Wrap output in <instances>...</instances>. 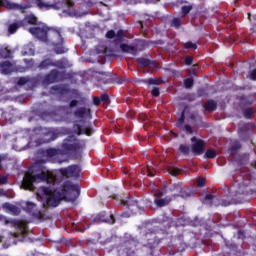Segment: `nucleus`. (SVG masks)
Segmentation results:
<instances>
[{
	"label": "nucleus",
	"mask_w": 256,
	"mask_h": 256,
	"mask_svg": "<svg viewBox=\"0 0 256 256\" xmlns=\"http://www.w3.org/2000/svg\"><path fill=\"white\" fill-rule=\"evenodd\" d=\"M28 31L31 33V35H33V37L39 41H43V43H47V41H55V39H59L61 41L62 39L61 32L59 30L49 28L43 23L30 27Z\"/></svg>",
	"instance_id": "obj_3"
},
{
	"label": "nucleus",
	"mask_w": 256,
	"mask_h": 256,
	"mask_svg": "<svg viewBox=\"0 0 256 256\" xmlns=\"http://www.w3.org/2000/svg\"><path fill=\"white\" fill-rule=\"evenodd\" d=\"M9 178L7 176L0 177V185H7Z\"/></svg>",
	"instance_id": "obj_47"
},
{
	"label": "nucleus",
	"mask_w": 256,
	"mask_h": 256,
	"mask_svg": "<svg viewBox=\"0 0 256 256\" xmlns=\"http://www.w3.org/2000/svg\"><path fill=\"white\" fill-rule=\"evenodd\" d=\"M3 209H5L6 211H8V213H11V215H19V213H21V209H19V207L7 202L3 204Z\"/></svg>",
	"instance_id": "obj_19"
},
{
	"label": "nucleus",
	"mask_w": 256,
	"mask_h": 256,
	"mask_svg": "<svg viewBox=\"0 0 256 256\" xmlns=\"http://www.w3.org/2000/svg\"><path fill=\"white\" fill-rule=\"evenodd\" d=\"M239 149H241V143L239 141L232 142L230 147L231 153H236V151H239Z\"/></svg>",
	"instance_id": "obj_35"
},
{
	"label": "nucleus",
	"mask_w": 256,
	"mask_h": 256,
	"mask_svg": "<svg viewBox=\"0 0 256 256\" xmlns=\"http://www.w3.org/2000/svg\"><path fill=\"white\" fill-rule=\"evenodd\" d=\"M253 113H255V111L252 110V108H246L243 111V115L246 119H251V117H253Z\"/></svg>",
	"instance_id": "obj_37"
},
{
	"label": "nucleus",
	"mask_w": 256,
	"mask_h": 256,
	"mask_svg": "<svg viewBox=\"0 0 256 256\" xmlns=\"http://www.w3.org/2000/svg\"><path fill=\"white\" fill-rule=\"evenodd\" d=\"M143 83H146V85H163L164 81L161 78H150L143 80Z\"/></svg>",
	"instance_id": "obj_28"
},
{
	"label": "nucleus",
	"mask_w": 256,
	"mask_h": 256,
	"mask_svg": "<svg viewBox=\"0 0 256 256\" xmlns=\"http://www.w3.org/2000/svg\"><path fill=\"white\" fill-rule=\"evenodd\" d=\"M252 167L256 169V161L252 162Z\"/></svg>",
	"instance_id": "obj_62"
},
{
	"label": "nucleus",
	"mask_w": 256,
	"mask_h": 256,
	"mask_svg": "<svg viewBox=\"0 0 256 256\" xmlns=\"http://www.w3.org/2000/svg\"><path fill=\"white\" fill-rule=\"evenodd\" d=\"M27 25H36L38 26V20L35 14H27L22 21H20V26L27 27Z\"/></svg>",
	"instance_id": "obj_16"
},
{
	"label": "nucleus",
	"mask_w": 256,
	"mask_h": 256,
	"mask_svg": "<svg viewBox=\"0 0 256 256\" xmlns=\"http://www.w3.org/2000/svg\"><path fill=\"white\" fill-rule=\"evenodd\" d=\"M193 64V57L187 56L185 58V65H192Z\"/></svg>",
	"instance_id": "obj_48"
},
{
	"label": "nucleus",
	"mask_w": 256,
	"mask_h": 256,
	"mask_svg": "<svg viewBox=\"0 0 256 256\" xmlns=\"http://www.w3.org/2000/svg\"><path fill=\"white\" fill-rule=\"evenodd\" d=\"M136 247L137 244L135 242H126L124 252L128 256H134Z\"/></svg>",
	"instance_id": "obj_22"
},
{
	"label": "nucleus",
	"mask_w": 256,
	"mask_h": 256,
	"mask_svg": "<svg viewBox=\"0 0 256 256\" xmlns=\"http://www.w3.org/2000/svg\"><path fill=\"white\" fill-rule=\"evenodd\" d=\"M184 121H185V112H182L179 122L183 123Z\"/></svg>",
	"instance_id": "obj_56"
},
{
	"label": "nucleus",
	"mask_w": 256,
	"mask_h": 256,
	"mask_svg": "<svg viewBox=\"0 0 256 256\" xmlns=\"http://www.w3.org/2000/svg\"><path fill=\"white\" fill-rule=\"evenodd\" d=\"M168 221V223H171V218L167 217V216H164V221Z\"/></svg>",
	"instance_id": "obj_60"
},
{
	"label": "nucleus",
	"mask_w": 256,
	"mask_h": 256,
	"mask_svg": "<svg viewBox=\"0 0 256 256\" xmlns=\"http://www.w3.org/2000/svg\"><path fill=\"white\" fill-rule=\"evenodd\" d=\"M192 10H193L192 5L182 6V8H181L182 17H185L186 15H189V13H191Z\"/></svg>",
	"instance_id": "obj_33"
},
{
	"label": "nucleus",
	"mask_w": 256,
	"mask_h": 256,
	"mask_svg": "<svg viewBox=\"0 0 256 256\" xmlns=\"http://www.w3.org/2000/svg\"><path fill=\"white\" fill-rule=\"evenodd\" d=\"M192 141V153L194 155H203L205 153V141L197 140L196 137L191 138Z\"/></svg>",
	"instance_id": "obj_11"
},
{
	"label": "nucleus",
	"mask_w": 256,
	"mask_h": 256,
	"mask_svg": "<svg viewBox=\"0 0 256 256\" xmlns=\"http://www.w3.org/2000/svg\"><path fill=\"white\" fill-rule=\"evenodd\" d=\"M0 57L2 59H11V50H9V47H1L0 48Z\"/></svg>",
	"instance_id": "obj_29"
},
{
	"label": "nucleus",
	"mask_w": 256,
	"mask_h": 256,
	"mask_svg": "<svg viewBox=\"0 0 256 256\" xmlns=\"http://www.w3.org/2000/svg\"><path fill=\"white\" fill-rule=\"evenodd\" d=\"M79 102L77 101V100H72L71 102H70V104H69V106L70 107H77V104H78Z\"/></svg>",
	"instance_id": "obj_55"
},
{
	"label": "nucleus",
	"mask_w": 256,
	"mask_h": 256,
	"mask_svg": "<svg viewBox=\"0 0 256 256\" xmlns=\"http://www.w3.org/2000/svg\"><path fill=\"white\" fill-rule=\"evenodd\" d=\"M14 71H15V63L9 60L0 62V73H2V75H9Z\"/></svg>",
	"instance_id": "obj_12"
},
{
	"label": "nucleus",
	"mask_w": 256,
	"mask_h": 256,
	"mask_svg": "<svg viewBox=\"0 0 256 256\" xmlns=\"http://www.w3.org/2000/svg\"><path fill=\"white\" fill-rule=\"evenodd\" d=\"M249 77L252 81H256V68L250 72Z\"/></svg>",
	"instance_id": "obj_49"
},
{
	"label": "nucleus",
	"mask_w": 256,
	"mask_h": 256,
	"mask_svg": "<svg viewBox=\"0 0 256 256\" xmlns=\"http://www.w3.org/2000/svg\"><path fill=\"white\" fill-rule=\"evenodd\" d=\"M137 61L141 67H149L151 65V60L147 58H138Z\"/></svg>",
	"instance_id": "obj_34"
},
{
	"label": "nucleus",
	"mask_w": 256,
	"mask_h": 256,
	"mask_svg": "<svg viewBox=\"0 0 256 256\" xmlns=\"http://www.w3.org/2000/svg\"><path fill=\"white\" fill-rule=\"evenodd\" d=\"M111 223H115V217L113 215H110Z\"/></svg>",
	"instance_id": "obj_61"
},
{
	"label": "nucleus",
	"mask_w": 256,
	"mask_h": 256,
	"mask_svg": "<svg viewBox=\"0 0 256 256\" xmlns=\"http://www.w3.org/2000/svg\"><path fill=\"white\" fill-rule=\"evenodd\" d=\"M168 173L170 175H173L174 177H177L181 173V170L179 168H168Z\"/></svg>",
	"instance_id": "obj_38"
},
{
	"label": "nucleus",
	"mask_w": 256,
	"mask_h": 256,
	"mask_svg": "<svg viewBox=\"0 0 256 256\" xmlns=\"http://www.w3.org/2000/svg\"><path fill=\"white\" fill-rule=\"evenodd\" d=\"M116 37H117L118 41H121V39L125 37V32H123V30H119L116 33Z\"/></svg>",
	"instance_id": "obj_46"
},
{
	"label": "nucleus",
	"mask_w": 256,
	"mask_h": 256,
	"mask_svg": "<svg viewBox=\"0 0 256 256\" xmlns=\"http://www.w3.org/2000/svg\"><path fill=\"white\" fill-rule=\"evenodd\" d=\"M172 24L174 25V27H176L177 29H179V27H181V19L179 18H174L172 21Z\"/></svg>",
	"instance_id": "obj_44"
},
{
	"label": "nucleus",
	"mask_w": 256,
	"mask_h": 256,
	"mask_svg": "<svg viewBox=\"0 0 256 256\" xmlns=\"http://www.w3.org/2000/svg\"><path fill=\"white\" fill-rule=\"evenodd\" d=\"M185 49H197V44L193 42H186L184 44Z\"/></svg>",
	"instance_id": "obj_41"
},
{
	"label": "nucleus",
	"mask_w": 256,
	"mask_h": 256,
	"mask_svg": "<svg viewBox=\"0 0 256 256\" xmlns=\"http://www.w3.org/2000/svg\"><path fill=\"white\" fill-rule=\"evenodd\" d=\"M21 27V21L18 22V23H13V24H10L8 26V33L10 35H13V33H16L17 32V29H19Z\"/></svg>",
	"instance_id": "obj_30"
},
{
	"label": "nucleus",
	"mask_w": 256,
	"mask_h": 256,
	"mask_svg": "<svg viewBox=\"0 0 256 256\" xmlns=\"http://www.w3.org/2000/svg\"><path fill=\"white\" fill-rule=\"evenodd\" d=\"M100 101H103V103H107V101H109V95L107 94H102L100 96Z\"/></svg>",
	"instance_id": "obj_50"
},
{
	"label": "nucleus",
	"mask_w": 256,
	"mask_h": 256,
	"mask_svg": "<svg viewBox=\"0 0 256 256\" xmlns=\"http://www.w3.org/2000/svg\"><path fill=\"white\" fill-rule=\"evenodd\" d=\"M54 62L53 60L47 58L40 62L38 69H49V67H53Z\"/></svg>",
	"instance_id": "obj_27"
},
{
	"label": "nucleus",
	"mask_w": 256,
	"mask_h": 256,
	"mask_svg": "<svg viewBox=\"0 0 256 256\" xmlns=\"http://www.w3.org/2000/svg\"><path fill=\"white\" fill-rule=\"evenodd\" d=\"M80 123H75L73 126V132L76 135H91L93 133V129L89 127L87 122L80 121Z\"/></svg>",
	"instance_id": "obj_9"
},
{
	"label": "nucleus",
	"mask_w": 256,
	"mask_h": 256,
	"mask_svg": "<svg viewBox=\"0 0 256 256\" xmlns=\"http://www.w3.org/2000/svg\"><path fill=\"white\" fill-rule=\"evenodd\" d=\"M73 91L74 90L69 89V86L65 84L55 85L51 88L52 95H56L59 101H69Z\"/></svg>",
	"instance_id": "obj_5"
},
{
	"label": "nucleus",
	"mask_w": 256,
	"mask_h": 256,
	"mask_svg": "<svg viewBox=\"0 0 256 256\" xmlns=\"http://www.w3.org/2000/svg\"><path fill=\"white\" fill-rule=\"evenodd\" d=\"M85 144L75 136H68L62 143V149L48 148L42 150V157H47L52 163H69V159H59L60 155H70V153H79Z\"/></svg>",
	"instance_id": "obj_2"
},
{
	"label": "nucleus",
	"mask_w": 256,
	"mask_h": 256,
	"mask_svg": "<svg viewBox=\"0 0 256 256\" xmlns=\"http://www.w3.org/2000/svg\"><path fill=\"white\" fill-rule=\"evenodd\" d=\"M147 174L149 175V177H154L155 176V173H153L152 171H151V166H147Z\"/></svg>",
	"instance_id": "obj_52"
},
{
	"label": "nucleus",
	"mask_w": 256,
	"mask_h": 256,
	"mask_svg": "<svg viewBox=\"0 0 256 256\" xmlns=\"http://www.w3.org/2000/svg\"><path fill=\"white\" fill-rule=\"evenodd\" d=\"M205 201H209L210 205H215L216 207L222 205V207H229V205H233V201H227L225 199H219L217 196L208 194L205 197Z\"/></svg>",
	"instance_id": "obj_10"
},
{
	"label": "nucleus",
	"mask_w": 256,
	"mask_h": 256,
	"mask_svg": "<svg viewBox=\"0 0 256 256\" xmlns=\"http://www.w3.org/2000/svg\"><path fill=\"white\" fill-rule=\"evenodd\" d=\"M250 183L251 182L247 180L246 182L239 184L238 191L236 192L237 201L235 203L245 202V197L251 193V188H249Z\"/></svg>",
	"instance_id": "obj_6"
},
{
	"label": "nucleus",
	"mask_w": 256,
	"mask_h": 256,
	"mask_svg": "<svg viewBox=\"0 0 256 256\" xmlns=\"http://www.w3.org/2000/svg\"><path fill=\"white\" fill-rule=\"evenodd\" d=\"M151 95H152V97H159V95H161L159 88L158 87L153 88L151 91Z\"/></svg>",
	"instance_id": "obj_43"
},
{
	"label": "nucleus",
	"mask_w": 256,
	"mask_h": 256,
	"mask_svg": "<svg viewBox=\"0 0 256 256\" xmlns=\"http://www.w3.org/2000/svg\"><path fill=\"white\" fill-rule=\"evenodd\" d=\"M93 103H94V105H99L101 103V98H99V97L94 98Z\"/></svg>",
	"instance_id": "obj_54"
},
{
	"label": "nucleus",
	"mask_w": 256,
	"mask_h": 256,
	"mask_svg": "<svg viewBox=\"0 0 256 256\" xmlns=\"http://www.w3.org/2000/svg\"><path fill=\"white\" fill-rule=\"evenodd\" d=\"M0 7H5L9 11H21V13H25L26 9H29L27 4H17L9 0H0Z\"/></svg>",
	"instance_id": "obj_7"
},
{
	"label": "nucleus",
	"mask_w": 256,
	"mask_h": 256,
	"mask_svg": "<svg viewBox=\"0 0 256 256\" xmlns=\"http://www.w3.org/2000/svg\"><path fill=\"white\" fill-rule=\"evenodd\" d=\"M205 111H208L209 113H213V111L217 110V102L215 100H208L204 104Z\"/></svg>",
	"instance_id": "obj_23"
},
{
	"label": "nucleus",
	"mask_w": 256,
	"mask_h": 256,
	"mask_svg": "<svg viewBox=\"0 0 256 256\" xmlns=\"http://www.w3.org/2000/svg\"><path fill=\"white\" fill-rule=\"evenodd\" d=\"M106 37L107 39H114V37H116V33L114 30H109L107 33H106Z\"/></svg>",
	"instance_id": "obj_45"
},
{
	"label": "nucleus",
	"mask_w": 256,
	"mask_h": 256,
	"mask_svg": "<svg viewBox=\"0 0 256 256\" xmlns=\"http://www.w3.org/2000/svg\"><path fill=\"white\" fill-rule=\"evenodd\" d=\"M184 87L186 89H191L193 87V78H188L184 80Z\"/></svg>",
	"instance_id": "obj_39"
},
{
	"label": "nucleus",
	"mask_w": 256,
	"mask_h": 256,
	"mask_svg": "<svg viewBox=\"0 0 256 256\" xmlns=\"http://www.w3.org/2000/svg\"><path fill=\"white\" fill-rule=\"evenodd\" d=\"M24 209L27 213H31L33 217H38L39 219L43 217V214H41V211H37V205L33 202H27Z\"/></svg>",
	"instance_id": "obj_15"
},
{
	"label": "nucleus",
	"mask_w": 256,
	"mask_h": 256,
	"mask_svg": "<svg viewBox=\"0 0 256 256\" xmlns=\"http://www.w3.org/2000/svg\"><path fill=\"white\" fill-rule=\"evenodd\" d=\"M51 43L55 46L54 53H56V55H63L67 53V48L63 46V36H61V40H59V38H54V41H51Z\"/></svg>",
	"instance_id": "obj_13"
},
{
	"label": "nucleus",
	"mask_w": 256,
	"mask_h": 256,
	"mask_svg": "<svg viewBox=\"0 0 256 256\" xmlns=\"http://www.w3.org/2000/svg\"><path fill=\"white\" fill-rule=\"evenodd\" d=\"M0 221L4 223V225H15V220H11L3 215H0Z\"/></svg>",
	"instance_id": "obj_36"
},
{
	"label": "nucleus",
	"mask_w": 256,
	"mask_h": 256,
	"mask_svg": "<svg viewBox=\"0 0 256 256\" xmlns=\"http://www.w3.org/2000/svg\"><path fill=\"white\" fill-rule=\"evenodd\" d=\"M155 205H157V207H165L167 205H169V203H171V196H167L165 198H161V199H155L154 200Z\"/></svg>",
	"instance_id": "obj_24"
},
{
	"label": "nucleus",
	"mask_w": 256,
	"mask_h": 256,
	"mask_svg": "<svg viewBox=\"0 0 256 256\" xmlns=\"http://www.w3.org/2000/svg\"><path fill=\"white\" fill-rule=\"evenodd\" d=\"M170 191L173 197H185V195H183V187L181 186V184H173L170 187Z\"/></svg>",
	"instance_id": "obj_20"
},
{
	"label": "nucleus",
	"mask_w": 256,
	"mask_h": 256,
	"mask_svg": "<svg viewBox=\"0 0 256 256\" xmlns=\"http://www.w3.org/2000/svg\"><path fill=\"white\" fill-rule=\"evenodd\" d=\"M185 131H187V133H190V135L193 134V128H191L190 125H185Z\"/></svg>",
	"instance_id": "obj_53"
},
{
	"label": "nucleus",
	"mask_w": 256,
	"mask_h": 256,
	"mask_svg": "<svg viewBox=\"0 0 256 256\" xmlns=\"http://www.w3.org/2000/svg\"><path fill=\"white\" fill-rule=\"evenodd\" d=\"M75 117L78 119H85V117H91V110L89 108L80 107L74 112Z\"/></svg>",
	"instance_id": "obj_18"
},
{
	"label": "nucleus",
	"mask_w": 256,
	"mask_h": 256,
	"mask_svg": "<svg viewBox=\"0 0 256 256\" xmlns=\"http://www.w3.org/2000/svg\"><path fill=\"white\" fill-rule=\"evenodd\" d=\"M7 196V192H5L4 189H0V197H5Z\"/></svg>",
	"instance_id": "obj_57"
},
{
	"label": "nucleus",
	"mask_w": 256,
	"mask_h": 256,
	"mask_svg": "<svg viewBox=\"0 0 256 256\" xmlns=\"http://www.w3.org/2000/svg\"><path fill=\"white\" fill-rule=\"evenodd\" d=\"M67 5H68V7H73L74 3L72 1H70V0H68L67 1Z\"/></svg>",
	"instance_id": "obj_59"
},
{
	"label": "nucleus",
	"mask_w": 256,
	"mask_h": 256,
	"mask_svg": "<svg viewBox=\"0 0 256 256\" xmlns=\"http://www.w3.org/2000/svg\"><path fill=\"white\" fill-rule=\"evenodd\" d=\"M205 159H215L217 157V151L215 149H209L205 152Z\"/></svg>",
	"instance_id": "obj_31"
},
{
	"label": "nucleus",
	"mask_w": 256,
	"mask_h": 256,
	"mask_svg": "<svg viewBox=\"0 0 256 256\" xmlns=\"http://www.w3.org/2000/svg\"><path fill=\"white\" fill-rule=\"evenodd\" d=\"M81 193L79 185L71 182H66L61 192L55 190L53 187L41 186L38 189L37 195L39 197H45L46 203L49 207H58L62 199H68V201H75Z\"/></svg>",
	"instance_id": "obj_1"
},
{
	"label": "nucleus",
	"mask_w": 256,
	"mask_h": 256,
	"mask_svg": "<svg viewBox=\"0 0 256 256\" xmlns=\"http://www.w3.org/2000/svg\"><path fill=\"white\" fill-rule=\"evenodd\" d=\"M67 65H69L67 58H62L60 60L54 61L53 67H57L58 69H66Z\"/></svg>",
	"instance_id": "obj_25"
},
{
	"label": "nucleus",
	"mask_w": 256,
	"mask_h": 256,
	"mask_svg": "<svg viewBox=\"0 0 256 256\" xmlns=\"http://www.w3.org/2000/svg\"><path fill=\"white\" fill-rule=\"evenodd\" d=\"M47 137H49V134L44 135L43 138H38L36 140H31L29 142V145L31 147H40V145H45V143H51V141H55L54 136H52L50 138H47Z\"/></svg>",
	"instance_id": "obj_14"
},
{
	"label": "nucleus",
	"mask_w": 256,
	"mask_h": 256,
	"mask_svg": "<svg viewBox=\"0 0 256 256\" xmlns=\"http://www.w3.org/2000/svg\"><path fill=\"white\" fill-rule=\"evenodd\" d=\"M179 151H180V153H182V155H189L191 148L188 145L181 144L179 146Z\"/></svg>",
	"instance_id": "obj_32"
},
{
	"label": "nucleus",
	"mask_w": 256,
	"mask_h": 256,
	"mask_svg": "<svg viewBox=\"0 0 256 256\" xmlns=\"http://www.w3.org/2000/svg\"><path fill=\"white\" fill-rule=\"evenodd\" d=\"M47 181L50 185H55V176L47 174L45 172H41L39 174L33 175L31 173H26L23 179V187L24 189H28L29 191H34L35 186L34 183H43Z\"/></svg>",
	"instance_id": "obj_4"
},
{
	"label": "nucleus",
	"mask_w": 256,
	"mask_h": 256,
	"mask_svg": "<svg viewBox=\"0 0 256 256\" xmlns=\"http://www.w3.org/2000/svg\"><path fill=\"white\" fill-rule=\"evenodd\" d=\"M204 185H205V179L199 178V179L197 180V186H198V187H204Z\"/></svg>",
	"instance_id": "obj_51"
},
{
	"label": "nucleus",
	"mask_w": 256,
	"mask_h": 256,
	"mask_svg": "<svg viewBox=\"0 0 256 256\" xmlns=\"http://www.w3.org/2000/svg\"><path fill=\"white\" fill-rule=\"evenodd\" d=\"M22 55H35V48L33 47V44L25 45L22 49Z\"/></svg>",
	"instance_id": "obj_26"
},
{
	"label": "nucleus",
	"mask_w": 256,
	"mask_h": 256,
	"mask_svg": "<svg viewBox=\"0 0 256 256\" xmlns=\"http://www.w3.org/2000/svg\"><path fill=\"white\" fill-rule=\"evenodd\" d=\"M59 79V71L58 70H51L48 75L44 78V83H47V85L51 83H55Z\"/></svg>",
	"instance_id": "obj_17"
},
{
	"label": "nucleus",
	"mask_w": 256,
	"mask_h": 256,
	"mask_svg": "<svg viewBox=\"0 0 256 256\" xmlns=\"http://www.w3.org/2000/svg\"><path fill=\"white\" fill-rule=\"evenodd\" d=\"M24 63H26L27 65H33V59L31 60L24 59Z\"/></svg>",
	"instance_id": "obj_58"
},
{
	"label": "nucleus",
	"mask_w": 256,
	"mask_h": 256,
	"mask_svg": "<svg viewBox=\"0 0 256 256\" xmlns=\"http://www.w3.org/2000/svg\"><path fill=\"white\" fill-rule=\"evenodd\" d=\"M26 83H29V78L27 77H21L17 81V85H26Z\"/></svg>",
	"instance_id": "obj_42"
},
{
	"label": "nucleus",
	"mask_w": 256,
	"mask_h": 256,
	"mask_svg": "<svg viewBox=\"0 0 256 256\" xmlns=\"http://www.w3.org/2000/svg\"><path fill=\"white\" fill-rule=\"evenodd\" d=\"M120 49L122 53H130V55H137V47L128 44H121Z\"/></svg>",
	"instance_id": "obj_21"
},
{
	"label": "nucleus",
	"mask_w": 256,
	"mask_h": 256,
	"mask_svg": "<svg viewBox=\"0 0 256 256\" xmlns=\"http://www.w3.org/2000/svg\"><path fill=\"white\" fill-rule=\"evenodd\" d=\"M35 4L37 5V7H39V9L49 7V5L45 4L43 0H35Z\"/></svg>",
	"instance_id": "obj_40"
},
{
	"label": "nucleus",
	"mask_w": 256,
	"mask_h": 256,
	"mask_svg": "<svg viewBox=\"0 0 256 256\" xmlns=\"http://www.w3.org/2000/svg\"><path fill=\"white\" fill-rule=\"evenodd\" d=\"M59 172L61 173V175H63V177H73L77 179V177H79V174L81 173V167L79 165H71L67 168H61Z\"/></svg>",
	"instance_id": "obj_8"
},
{
	"label": "nucleus",
	"mask_w": 256,
	"mask_h": 256,
	"mask_svg": "<svg viewBox=\"0 0 256 256\" xmlns=\"http://www.w3.org/2000/svg\"><path fill=\"white\" fill-rule=\"evenodd\" d=\"M1 161H3V158H1V156H0V170H1Z\"/></svg>",
	"instance_id": "obj_63"
}]
</instances>
